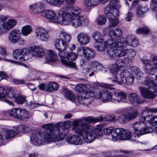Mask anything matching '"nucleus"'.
<instances>
[{
  "label": "nucleus",
  "mask_w": 157,
  "mask_h": 157,
  "mask_svg": "<svg viewBox=\"0 0 157 157\" xmlns=\"http://www.w3.org/2000/svg\"><path fill=\"white\" fill-rule=\"evenodd\" d=\"M151 113H157V107L153 108L151 109L147 108L146 109V110L144 111L143 113L144 114L147 113L149 112Z\"/></svg>",
  "instance_id": "338daca9"
},
{
  "label": "nucleus",
  "mask_w": 157,
  "mask_h": 157,
  "mask_svg": "<svg viewBox=\"0 0 157 157\" xmlns=\"http://www.w3.org/2000/svg\"><path fill=\"white\" fill-rule=\"evenodd\" d=\"M64 9L63 15L64 18L70 17H75L78 16L79 13L81 12V10L78 7H72L70 8L68 12L66 11L67 7H63Z\"/></svg>",
  "instance_id": "a211bd4d"
},
{
  "label": "nucleus",
  "mask_w": 157,
  "mask_h": 157,
  "mask_svg": "<svg viewBox=\"0 0 157 157\" xmlns=\"http://www.w3.org/2000/svg\"><path fill=\"white\" fill-rule=\"evenodd\" d=\"M140 90L141 94L144 98L150 99L153 98L155 97V95L152 91L147 88L141 87Z\"/></svg>",
  "instance_id": "c9c22d12"
},
{
  "label": "nucleus",
  "mask_w": 157,
  "mask_h": 157,
  "mask_svg": "<svg viewBox=\"0 0 157 157\" xmlns=\"http://www.w3.org/2000/svg\"><path fill=\"white\" fill-rule=\"evenodd\" d=\"M61 124V122H58L55 125V128L56 130V136L57 135V133H59L60 136L63 134L64 135V139L67 133L68 128H71V126L72 123L69 121H66L62 123L61 127H59Z\"/></svg>",
  "instance_id": "4468645a"
},
{
  "label": "nucleus",
  "mask_w": 157,
  "mask_h": 157,
  "mask_svg": "<svg viewBox=\"0 0 157 157\" xmlns=\"http://www.w3.org/2000/svg\"><path fill=\"white\" fill-rule=\"evenodd\" d=\"M138 44V40L135 36L132 35L128 36L126 38H120L117 41L112 44V46L114 47H120V48H123L129 45L133 47H135Z\"/></svg>",
  "instance_id": "9b49d317"
},
{
  "label": "nucleus",
  "mask_w": 157,
  "mask_h": 157,
  "mask_svg": "<svg viewBox=\"0 0 157 157\" xmlns=\"http://www.w3.org/2000/svg\"><path fill=\"white\" fill-rule=\"evenodd\" d=\"M132 63V60L131 59L124 58L117 60L115 64L112 65L110 69L112 74L114 76V78H115V79L113 80L114 82H117L118 84H121V82L117 80V74L119 71L120 68L122 67L126 68L130 65ZM121 71H119L120 72Z\"/></svg>",
  "instance_id": "20e7f679"
},
{
  "label": "nucleus",
  "mask_w": 157,
  "mask_h": 157,
  "mask_svg": "<svg viewBox=\"0 0 157 157\" xmlns=\"http://www.w3.org/2000/svg\"><path fill=\"white\" fill-rule=\"evenodd\" d=\"M10 25L11 29L13 28L14 26L16 25L17 23V21L14 19H10L7 21Z\"/></svg>",
  "instance_id": "e2e57ef3"
},
{
  "label": "nucleus",
  "mask_w": 157,
  "mask_h": 157,
  "mask_svg": "<svg viewBox=\"0 0 157 157\" xmlns=\"http://www.w3.org/2000/svg\"><path fill=\"white\" fill-rule=\"evenodd\" d=\"M87 86L83 84H78L75 87L74 89L75 91L78 92H83L85 93L87 91Z\"/></svg>",
  "instance_id": "37998d69"
},
{
  "label": "nucleus",
  "mask_w": 157,
  "mask_h": 157,
  "mask_svg": "<svg viewBox=\"0 0 157 157\" xmlns=\"http://www.w3.org/2000/svg\"><path fill=\"white\" fill-rule=\"evenodd\" d=\"M1 60H2L5 61H6L9 63H13L17 65H21V63L19 61L8 59L5 58H3L0 57V61Z\"/></svg>",
  "instance_id": "052dcab7"
},
{
  "label": "nucleus",
  "mask_w": 157,
  "mask_h": 157,
  "mask_svg": "<svg viewBox=\"0 0 157 157\" xmlns=\"http://www.w3.org/2000/svg\"><path fill=\"white\" fill-rule=\"evenodd\" d=\"M65 97L73 102H74L76 99L74 94L70 91L67 90L65 92Z\"/></svg>",
  "instance_id": "09e8293b"
},
{
  "label": "nucleus",
  "mask_w": 157,
  "mask_h": 157,
  "mask_svg": "<svg viewBox=\"0 0 157 157\" xmlns=\"http://www.w3.org/2000/svg\"><path fill=\"white\" fill-rule=\"evenodd\" d=\"M60 40L59 39H56V40L54 45L56 49L57 50L58 52V55H59V53L60 52H65L66 49L68 48H65L63 45L60 44L59 42Z\"/></svg>",
  "instance_id": "79ce46f5"
},
{
  "label": "nucleus",
  "mask_w": 157,
  "mask_h": 157,
  "mask_svg": "<svg viewBox=\"0 0 157 157\" xmlns=\"http://www.w3.org/2000/svg\"><path fill=\"white\" fill-rule=\"evenodd\" d=\"M97 85L99 87H102L105 88L99 92L98 94V98L103 102H107L109 101L112 102L113 93L105 88L111 89L110 87L113 85L99 82H97Z\"/></svg>",
  "instance_id": "1a4fd4ad"
},
{
  "label": "nucleus",
  "mask_w": 157,
  "mask_h": 157,
  "mask_svg": "<svg viewBox=\"0 0 157 157\" xmlns=\"http://www.w3.org/2000/svg\"><path fill=\"white\" fill-rule=\"evenodd\" d=\"M151 6L155 11H157V0H151Z\"/></svg>",
  "instance_id": "774afa93"
},
{
  "label": "nucleus",
  "mask_w": 157,
  "mask_h": 157,
  "mask_svg": "<svg viewBox=\"0 0 157 157\" xmlns=\"http://www.w3.org/2000/svg\"><path fill=\"white\" fill-rule=\"evenodd\" d=\"M133 17V15L132 13L129 12L126 14L125 20L127 21H131Z\"/></svg>",
  "instance_id": "69168bd1"
},
{
  "label": "nucleus",
  "mask_w": 157,
  "mask_h": 157,
  "mask_svg": "<svg viewBox=\"0 0 157 157\" xmlns=\"http://www.w3.org/2000/svg\"><path fill=\"white\" fill-rule=\"evenodd\" d=\"M128 97L130 102L132 105H136L141 103L139 96L136 94L131 93L129 94Z\"/></svg>",
  "instance_id": "f704fd0d"
},
{
  "label": "nucleus",
  "mask_w": 157,
  "mask_h": 157,
  "mask_svg": "<svg viewBox=\"0 0 157 157\" xmlns=\"http://www.w3.org/2000/svg\"><path fill=\"white\" fill-rule=\"evenodd\" d=\"M21 35V32L19 30L14 29L10 32L8 36V39L11 43L15 44L19 41Z\"/></svg>",
  "instance_id": "393cba45"
},
{
  "label": "nucleus",
  "mask_w": 157,
  "mask_h": 157,
  "mask_svg": "<svg viewBox=\"0 0 157 157\" xmlns=\"http://www.w3.org/2000/svg\"><path fill=\"white\" fill-rule=\"evenodd\" d=\"M99 3V0H84L83 4L85 8L84 9L85 11H88L91 7L97 5Z\"/></svg>",
  "instance_id": "72a5a7b5"
},
{
  "label": "nucleus",
  "mask_w": 157,
  "mask_h": 157,
  "mask_svg": "<svg viewBox=\"0 0 157 157\" xmlns=\"http://www.w3.org/2000/svg\"><path fill=\"white\" fill-rule=\"evenodd\" d=\"M81 52L84 56L88 59L93 58L95 56V53L94 50L86 47H83L81 48H77V53L78 55H81Z\"/></svg>",
  "instance_id": "6ab92c4d"
},
{
  "label": "nucleus",
  "mask_w": 157,
  "mask_h": 157,
  "mask_svg": "<svg viewBox=\"0 0 157 157\" xmlns=\"http://www.w3.org/2000/svg\"><path fill=\"white\" fill-rule=\"evenodd\" d=\"M29 49L27 48L16 49L13 52V56L14 59L23 61L31 58V55Z\"/></svg>",
  "instance_id": "ddd939ff"
},
{
  "label": "nucleus",
  "mask_w": 157,
  "mask_h": 157,
  "mask_svg": "<svg viewBox=\"0 0 157 157\" xmlns=\"http://www.w3.org/2000/svg\"><path fill=\"white\" fill-rule=\"evenodd\" d=\"M56 128L52 131H49L43 136L41 135L39 129L35 131L32 135L35 141L38 144H40L44 142L48 143L53 142L57 144H61L63 140L64 135L62 134L60 136L57 133L56 136Z\"/></svg>",
  "instance_id": "f03ea898"
},
{
  "label": "nucleus",
  "mask_w": 157,
  "mask_h": 157,
  "mask_svg": "<svg viewBox=\"0 0 157 157\" xmlns=\"http://www.w3.org/2000/svg\"><path fill=\"white\" fill-rule=\"evenodd\" d=\"M75 135H68L66 138L67 142L71 144H74L75 138Z\"/></svg>",
  "instance_id": "4d7b16f0"
},
{
  "label": "nucleus",
  "mask_w": 157,
  "mask_h": 157,
  "mask_svg": "<svg viewBox=\"0 0 157 157\" xmlns=\"http://www.w3.org/2000/svg\"><path fill=\"white\" fill-rule=\"evenodd\" d=\"M103 117V119L101 121H113L115 120V118L113 116H111L109 115H107L105 117Z\"/></svg>",
  "instance_id": "0e129e2a"
},
{
  "label": "nucleus",
  "mask_w": 157,
  "mask_h": 157,
  "mask_svg": "<svg viewBox=\"0 0 157 157\" xmlns=\"http://www.w3.org/2000/svg\"><path fill=\"white\" fill-rule=\"evenodd\" d=\"M132 137V134L128 130L122 128L115 129L112 133V140L115 141L120 139L129 140Z\"/></svg>",
  "instance_id": "f8f14e48"
},
{
  "label": "nucleus",
  "mask_w": 157,
  "mask_h": 157,
  "mask_svg": "<svg viewBox=\"0 0 157 157\" xmlns=\"http://www.w3.org/2000/svg\"><path fill=\"white\" fill-rule=\"evenodd\" d=\"M59 61L63 65L67 67H74L75 66V63L72 62L77 57V55L75 52H60L59 53Z\"/></svg>",
  "instance_id": "6e6552de"
},
{
  "label": "nucleus",
  "mask_w": 157,
  "mask_h": 157,
  "mask_svg": "<svg viewBox=\"0 0 157 157\" xmlns=\"http://www.w3.org/2000/svg\"><path fill=\"white\" fill-rule=\"evenodd\" d=\"M93 62V61H91L89 63V66L90 67H86L82 70V73L86 77H91L94 75V73L95 72V67H92L91 66V63Z\"/></svg>",
  "instance_id": "473e14b6"
},
{
  "label": "nucleus",
  "mask_w": 157,
  "mask_h": 157,
  "mask_svg": "<svg viewBox=\"0 0 157 157\" xmlns=\"http://www.w3.org/2000/svg\"><path fill=\"white\" fill-rule=\"evenodd\" d=\"M114 13H105V14L109 20V28H112L117 26L119 23L117 18L119 16V12L115 10Z\"/></svg>",
  "instance_id": "dca6fc26"
},
{
  "label": "nucleus",
  "mask_w": 157,
  "mask_h": 157,
  "mask_svg": "<svg viewBox=\"0 0 157 157\" xmlns=\"http://www.w3.org/2000/svg\"><path fill=\"white\" fill-rule=\"evenodd\" d=\"M146 57H143L142 61V62L145 65L144 66V69L145 72L149 74H154L157 68L151 63V60L147 59L146 58Z\"/></svg>",
  "instance_id": "f3484780"
},
{
  "label": "nucleus",
  "mask_w": 157,
  "mask_h": 157,
  "mask_svg": "<svg viewBox=\"0 0 157 157\" xmlns=\"http://www.w3.org/2000/svg\"><path fill=\"white\" fill-rule=\"evenodd\" d=\"M139 119L141 122H137L134 123L133 124V128L134 130L135 136L139 138L144 134L150 133L152 130L151 127H147L144 128L141 127L146 120V117L143 114H140L139 117Z\"/></svg>",
  "instance_id": "0eeeda50"
},
{
  "label": "nucleus",
  "mask_w": 157,
  "mask_h": 157,
  "mask_svg": "<svg viewBox=\"0 0 157 157\" xmlns=\"http://www.w3.org/2000/svg\"><path fill=\"white\" fill-rule=\"evenodd\" d=\"M11 28L7 21L1 23L0 24V35L6 34Z\"/></svg>",
  "instance_id": "4c0bfd02"
},
{
  "label": "nucleus",
  "mask_w": 157,
  "mask_h": 157,
  "mask_svg": "<svg viewBox=\"0 0 157 157\" xmlns=\"http://www.w3.org/2000/svg\"><path fill=\"white\" fill-rule=\"evenodd\" d=\"M44 9V5L42 3H38L30 5L29 10L32 14L38 13L43 12Z\"/></svg>",
  "instance_id": "b1692460"
},
{
  "label": "nucleus",
  "mask_w": 157,
  "mask_h": 157,
  "mask_svg": "<svg viewBox=\"0 0 157 157\" xmlns=\"http://www.w3.org/2000/svg\"><path fill=\"white\" fill-rule=\"evenodd\" d=\"M83 140L84 141V140H82L79 136L75 135L73 145H82L83 143Z\"/></svg>",
  "instance_id": "6e6d98bb"
},
{
  "label": "nucleus",
  "mask_w": 157,
  "mask_h": 157,
  "mask_svg": "<svg viewBox=\"0 0 157 157\" xmlns=\"http://www.w3.org/2000/svg\"><path fill=\"white\" fill-rule=\"evenodd\" d=\"M121 7L119 2L117 0H111L109 3V6L104 9L105 13H114L115 10L118 12V9Z\"/></svg>",
  "instance_id": "4be33fe9"
},
{
  "label": "nucleus",
  "mask_w": 157,
  "mask_h": 157,
  "mask_svg": "<svg viewBox=\"0 0 157 157\" xmlns=\"http://www.w3.org/2000/svg\"><path fill=\"white\" fill-rule=\"evenodd\" d=\"M122 34V31L121 30L118 28H111L109 31V35L111 39L115 40L111 44H109L107 48V50L108 48L109 47H111V46L112 44L116 41H117L120 38L118 39L119 37L121 36Z\"/></svg>",
  "instance_id": "aec40b11"
},
{
  "label": "nucleus",
  "mask_w": 157,
  "mask_h": 157,
  "mask_svg": "<svg viewBox=\"0 0 157 157\" xmlns=\"http://www.w3.org/2000/svg\"><path fill=\"white\" fill-rule=\"evenodd\" d=\"M107 43L104 40H102L96 43L94 48L97 51L102 52L105 50L106 48Z\"/></svg>",
  "instance_id": "e433bc0d"
},
{
  "label": "nucleus",
  "mask_w": 157,
  "mask_h": 157,
  "mask_svg": "<svg viewBox=\"0 0 157 157\" xmlns=\"http://www.w3.org/2000/svg\"><path fill=\"white\" fill-rule=\"evenodd\" d=\"M63 10V7L59 9L58 12V16L55 11L48 10L43 11L41 13V15L48 19L51 22L62 25L64 18Z\"/></svg>",
  "instance_id": "39448f33"
},
{
  "label": "nucleus",
  "mask_w": 157,
  "mask_h": 157,
  "mask_svg": "<svg viewBox=\"0 0 157 157\" xmlns=\"http://www.w3.org/2000/svg\"><path fill=\"white\" fill-rule=\"evenodd\" d=\"M145 84L147 87L153 89L154 92L157 93V84L154 82L152 77L147 76L145 78Z\"/></svg>",
  "instance_id": "2f4dec72"
},
{
  "label": "nucleus",
  "mask_w": 157,
  "mask_h": 157,
  "mask_svg": "<svg viewBox=\"0 0 157 157\" xmlns=\"http://www.w3.org/2000/svg\"><path fill=\"white\" fill-rule=\"evenodd\" d=\"M90 62L87 59H81L80 61V66L82 67V70L84 68L87 67V66L89 65V63Z\"/></svg>",
  "instance_id": "bf43d9fd"
},
{
  "label": "nucleus",
  "mask_w": 157,
  "mask_h": 157,
  "mask_svg": "<svg viewBox=\"0 0 157 157\" xmlns=\"http://www.w3.org/2000/svg\"><path fill=\"white\" fill-rule=\"evenodd\" d=\"M18 109L19 108H17L13 109L9 112V115L17 119V117L18 116L17 113H19V112Z\"/></svg>",
  "instance_id": "5fc2aeb1"
},
{
  "label": "nucleus",
  "mask_w": 157,
  "mask_h": 157,
  "mask_svg": "<svg viewBox=\"0 0 157 157\" xmlns=\"http://www.w3.org/2000/svg\"><path fill=\"white\" fill-rule=\"evenodd\" d=\"M89 21L87 18L82 15H79L75 17H70L64 18L62 24L71 25L75 28L87 25Z\"/></svg>",
  "instance_id": "423d86ee"
},
{
  "label": "nucleus",
  "mask_w": 157,
  "mask_h": 157,
  "mask_svg": "<svg viewBox=\"0 0 157 157\" xmlns=\"http://www.w3.org/2000/svg\"><path fill=\"white\" fill-rule=\"evenodd\" d=\"M36 37L40 40L47 41L49 39V35L47 31L44 29L39 27L37 28L35 31Z\"/></svg>",
  "instance_id": "412c9836"
},
{
  "label": "nucleus",
  "mask_w": 157,
  "mask_h": 157,
  "mask_svg": "<svg viewBox=\"0 0 157 157\" xmlns=\"http://www.w3.org/2000/svg\"><path fill=\"white\" fill-rule=\"evenodd\" d=\"M90 65L92 67H94L95 66V69L97 70H100L104 72H106L107 71L106 68L103 67L100 63L97 61H93L91 63Z\"/></svg>",
  "instance_id": "c03bdc74"
},
{
  "label": "nucleus",
  "mask_w": 157,
  "mask_h": 157,
  "mask_svg": "<svg viewBox=\"0 0 157 157\" xmlns=\"http://www.w3.org/2000/svg\"><path fill=\"white\" fill-rule=\"evenodd\" d=\"M59 39L62 42V44L65 48H68V45L67 42H69L71 39V35L63 30L60 31L59 33Z\"/></svg>",
  "instance_id": "5701e85b"
},
{
  "label": "nucleus",
  "mask_w": 157,
  "mask_h": 157,
  "mask_svg": "<svg viewBox=\"0 0 157 157\" xmlns=\"http://www.w3.org/2000/svg\"><path fill=\"white\" fill-rule=\"evenodd\" d=\"M21 113L20 115L19 120L24 121L28 120L29 118V115L28 113L25 110L22 109H21Z\"/></svg>",
  "instance_id": "a18cd8bd"
},
{
  "label": "nucleus",
  "mask_w": 157,
  "mask_h": 157,
  "mask_svg": "<svg viewBox=\"0 0 157 157\" xmlns=\"http://www.w3.org/2000/svg\"><path fill=\"white\" fill-rule=\"evenodd\" d=\"M106 21V17L102 16H99L96 20V22L98 25H102L105 24Z\"/></svg>",
  "instance_id": "8fccbe9b"
},
{
  "label": "nucleus",
  "mask_w": 157,
  "mask_h": 157,
  "mask_svg": "<svg viewBox=\"0 0 157 157\" xmlns=\"http://www.w3.org/2000/svg\"><path fill=\"white\" fill-rule=\"evenodd\" d=\"M17 134V132L13 130H10L7 132L6 134V138L7 139H10Z\"/></svg>",
  "instance_id": "603ef678"
},
{
  "label": "nucleus",
  "mask_w": 157,
  "mask_h": 157,
  "mask_svg": "<svg viewBox=\"0 0 157 157\" xmlns=\"http://www.w3.org/2000/svg\"><path fill=\"white\" fill-rule=\"evenodd\" d=\"M32 31V28L30 26L27 25L24 26L22 28V33L24 36H27Z\"/></svg>",
  "instance_id": "49530a36"
},
{
  "label": "nucleus",
  "mask_w": 157,
  "mask_h": 157,
  "mask_svg": "<svg viewBox=\"0 0 157 157\" xmlns=\"http://www.w3.org/2000/svg\"><path fill=\"white\" fill-rule=\"evenodd\" d=\"M103 117L100 116L97 118L90 117H84L73 121V128L76 133L82 136L84 141L90 143L102 134V128L101 125H97L95 128H92L88 123L101 121Z\"/></svg>",
  "instance_id": "f257e3e1"
},
{
  "label": "nucleus",
  "mask_w": 157,
  "mask_h": 157,
  "mask_svg": "<svg viewBox=\"0 0 157 157\" xmlns=\"http://www.w3.org/2000/svg\"><path fill=\"white\" fill-rule=\"evenodd\" d=\"M149 32V29L147 27L140 28L136 31V32L138 34H147Z\"/></svg>",
  "instance_id": "13d9d810"
},
{
  "label": "nucleus",
  "mask_w": 157,
  "mask_h": 157,
  "mask_svg": "<svg viewBox=\"0 0 157 157\" xmlns=\"http://www.w3.org/2000/svg\"><path fill=\"white\" fill-rule=\"evenodd\" d=\"M57 54L52 50H48L45 56L46 62L52 63L56 61L58 59Z\"/></svg>",
  "instance_id": "c756f323"
},
{
  "label": "nucleus",
  "mask_w": 157,
  "mask_h": 157,
  "mask_svg": "<svg viewBox=\"0 0 157 157\" xmlns=\"http://www.w3.org/2000/svg\"><path fill=\"white\" fill-rule=\"evenodd\" d=\"M138 114V112L137 110H133L125 114L122 118L123 121H130L136 118Z\"/></svg>",
  "instance_id": "cd10ccee"
},
{
  "label": "nucleus",
  "mask_w": 157,
  "mask_h": 157,
  "mask_svg": "<svg viewBox=\"0 0 157 157\" xmlns=\"http://www.w3.org/2000/svg\"><path fill=\"white\" fill-rule=\"evenodd\" d=\"M115 47L112 46V44L111 47H110L108 48V53L110 56V58L112 59L119 58L121 57L126 55L128 53L129 59L132 60L136 55V52L132 49L129 50L126 49L121 51L119 49L120 47L115 46Z\"/></svg>",
  "instance_id": "7ed1b4c3"
},
{
  "label": "nucleus",
  "mask_w": 157,
  "mask_h": 157,
  "mask_svg": "<svg viewBox=\"0 0 157 157\" xmlns=\"http://www.w3.org/2000/svg\"><path fill=\"white\" fill-rule=\"evenodd\" d=\"M87 99L85 97V95L84 96L80 95H78L77 97V100L78 102L81 105H87L90 104L89 103H87L86 102V100Z\"/></svg>",
  "instance_id": "864d4df0"
},
{
  "label": "nucleus",
  "mask_w": 157,
  "mask_h": 157,
  "mask_svg": "<svg viewBox=\"0 0 157 157\" xmlns=\"http://www.w3.org/2000/svg\"><path fill=\"white\" fill-rule=\"evenodd\" d=\"M127 95L125 93L121 92H114L113 93L112 102L120 103L124 101L126 99Z\"/></svg>",
  "instance_id": "bb28decb"
},
{
  "label": "nucleus",
  "mask_w": 157,
  "mask_h": 157,
  "mask_svg": "<svg viewBox=\"0 0 157 157\" xmlns=\"http://www.w3.org/2000/svg\"><path fill=\"white\" fill-rule=\"evenodd\" d=\"M45 1L48 4L57 7H61L64 3V0H45Z\"/></svg>",
  "instance_id": "ea45409f"
},
{
  "label": "nucleus",
  "mask_w": 157,
  "mask_h": 157,
  "mask_svg": "<svg viewBox=\"0 0 157 157\" xmlns=\"http://www.w3.org/2000/svg\"><path fill=\"white\" fill-rule=\"evenodd\" d=\"M78 42L81 45H85L90 41V37L86 34L83 32L78 33L77 36Z\"/></svg>",
  "instance_id": "a878e982"
},
{
  "label": "nucleus",
  "mask_w": 157,
  "mask_h": 157,
  "mask_svg": "<svg viewBox=\"0 0 157 157\" xmlns=\"http://www.w3.org/2000/svg\"><path fill=\"white\" fill-rule=\"evenodd\" d=\"M30 129V128L28 127V126L22 125L19 126L17 130L20 132L25 133L29 131Z\"/></svg>",
  "instance_id": "3c124183"
},
{
  "label": "nucleus",
  "mask_w": 157,
  "mask_h": 157,
  "mask_svg": "<svg viewBox=\"0 0 157 157\" xmlns=\"http://www.w3.org/2000/svg\"><path fill=\"white\" fill-rule=\"evenodd\" d=\"M148 10V8L147 6L139 5L136 7V14L137 17L142 18Z\"/></svg>",
  "instance_id": "7c9ffc66"
},
{
  "label": "nucleus",
  "mask_w": 157,
  "mask_h": 157,
  "mask_svg": "<svg viewBox=\"0 0 157 157\" xmlns=\"http://www.w3.org/2000/svg\"><path fill=\"white\" fill-rule=\"evenodd\" d=\"M92 37L95 40L96 43L103 40L102 38L103 36L101 33L98 32H96L93 34Z\"/></svg>",
  "instance_id": "de8ad7c7"
},
{
  "label": "nucleus",
  "mask_w": 157,
  "mask_h": 157,
  "mask_svg": "<svg viewBox=\"0 0 157 157\" xmlns=\"http://www.w3.org/2000/svg\"><path fill=\"white\" fill-rule=\"evenodd\" d=\"M85 97L87 99L86 102L90 104L95 98L94 92L90 90L87 91L85 93Z\"/></svg>",
  "instance_id": "58836bf2"
},
{
  "label": "nucleus",
  "mask_w": 157,
  "mask_h": 157,
  "mask_svg": "<svg viewBox=\"0 0 157 157\" xmlns=\"http://www.w3.org/2000/svg\"><path fill=\"white\" fill-rule=\"evenodd\" d=\"M46 91L47 92L55 91L58 88V85L55 82H51L46 83Z\"/></svg>",
  "instance_id": "a19ab883"
},
{
  "label": "nucleus",
  "mask_w": 157,
  "mask_h": 157,
  "mask_svg": "<svg viewBox=\"0 0 157 157\" xmlns=\"http://www.w3.org/2000/svg\"><path fill=\"white\" fill-rule=\"evenodd\" d=\"M16 94L14 93L13 90L9 88L6 90L2 87L0 86V99L8 98L10 99L15 98V101L18 104H22L25 101V98L21 95H18L15 97Z\"/></svg>",
  "instance_id": "9d476101"
},
{
  "label": "nucleus",
  "mask_w": 157,
  "mask_h": 157,
  "mask_svg": "<svg viewBox=\"0 0 157 157\" xmlns=\"http://www.w3.org/2000/svg\"><path fill=\"white\" fill-rule=\"evenodd\" d=\"M114 128L113 127L111 126L105 128L104 129V132L105 134L109 135L110 134L112 135V133L113 131Z\"/></svg>",
  "instance_id": "680f3d73"
},
{
  "label": "nucleus",
  "mask_w": 157,
  "mask_h": 157,
  "mask_svg": "<svg viewBox=\"0 0 157 157\" xmlns=\"http://www.w3.org/2000/svg\"><path fill=\"white\" fill-rule=\"evenodd\" d=\"M31 56L33 55L36 57H41L44 55V52L43 49L40 47L37 46L31 47L30 49Z\"/></svg>",
  "instance_id": "c85d7f7f"
},
{
  "label": "nucleus",
  "mask_w": 157,
  "mask_h": 157,
  "mask_svg": "<svg viewBox=\"0 0 157 157\" xmlns=\"http://www.w3.org/2000/svg\"><path fill=\"white\" fill-rule=\"evenodd\" d=\"M120 73L121 80L124 84L129 86L133 84L134 77L129 71L124 70Z\"/></svg>",
  "instance_id": "2eb2a0df"
}]
</instances>
